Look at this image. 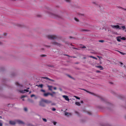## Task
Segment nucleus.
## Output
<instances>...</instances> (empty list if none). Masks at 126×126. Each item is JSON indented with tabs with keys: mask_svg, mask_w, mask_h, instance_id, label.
Listing matches in <instances>:
<instances>
[{
	"mask_svg": "<svg viewBox=\"0 0 126 126\" xmlns=\"http://www.w3.org/2000/svg\"><path fill=\"white\" fill-rule=\"evenodd\" d=\"M2 89V88L0 86V90H1Z\"/></svg>",
	"mask_w": 126,
	"mask_h": 126,
	"instance_id": "nucleus-63",
	"label": "nucleus"
},
{
	"mask_svg": "<svg viewBox=\"0 0 126 126\" xmlns=\"http://www.w3.org/2000/svg\"><path fill=\"white\" fill-rule=\"evenodd\" d=\"M17 90L19 91V92L21 93H24L26 92H29V90H19L17 89Z\"/></svg>",
	"mask_w": 126,
	"mask_h": 126,
	"instance_id": "nucleus-8",
	"label": "nucleus"
},
{
	"mask_svg": "<svg viewBox=\"0 0 126 126\" xmlns=\"http://www.w3.org/2000/svg\"><path fill=\"white\" fill-rule=\"evenodd\" d=\"M6 81L5 79H3L2 80V82H4V81Z\"/></svg>",
	"mask_w": 126,
	"mask_h": 126,
	"instance_id": "nucleus-55",
	"label": "nucleus"
},
{
	"mask_svg": "<svg viewBox=\"0 0 126 126\" xmlns=\"http://www.w3.org/2000/svg\"><path fill=\"white\" fill-rule=\"evenodd\" d=\"M54 90H56V87H54Z\"/></svg>",
	"mask_w": 126,
	"mask_h": 126,
	"instance_id": "nucleus-64",
	"label": "nucleus"
},
{
	"mask_svg": "<svg viewBox=\"0 0 126 126\" xmlns=\"http://www.w3.org/2000/svg\"><path fill=\"white\" fill-rule=\"evenodd\" d=\"M118 52H119L121 54L123 55H125L126 54L124 53L123 52H122L120 51H117Z\"/></svg>",
	"mask_w": 126,
	"mask_h": 126,
	"instance_id": "nucleus-31",
	"label": "nucleus"
},
{
	"mask_svg": "<svg viewBox=\"0 0 126 126\" xmlns=\"http://www.w3.org/2000/svg\"><path fill=\"white\" fill-rule=\"evenodd\" d=\"M47 87L48 88V90L50 91H52V90L51 88L52 87V86H50L48 85L47 86Z\"/></svg>",
	"mask_w": 126,
	"mask_h": 126,
	"instance_id": "nucleus-19",
	"label": "nucleus"
},
{
	"mask_svg": "<svg viewBox=\"0 0 126 126\" xmlns=\"http://www.w3.org/2000/svg\"><path fill=\"white\" fill-rule=\"evenodd\" d=\"M80 31L81 32H87L90 31V30L87 29H81L80 30Z\"/></svg>",
	"mask_w": 126,
	"mask_h": 126,
	"instance_id": "nucleus-14",
	"label": "nucleus"
},
{
	"mask_svg": "<svg viewBox=\"0 0 126 126\" xmlns=\"http://www.w3.org/2000/svg\"><path fill=\"white\" fill-rule=\"evenodd\" d=\"M11 76L12 77H13L16 75V74L15 73H12L11 74Z\"/></svg>",
	"mask_w": 126,
	"mask_h": 126,
	"instance_id": "nucleus-22",
	"label": "nucleus"
},
{
	"mask_svg": "<svg viewBox=\"0 0 126 126\" xmlns=\"http://www.w3.org/2000/svg\"><path fill=\"white\" fill-rule=\"evenodd\" d=\"M66 2H69L71 1V0H65Z\"/></svg>",
	"mask_w": 126,
	"mask_h": 126,
	"instance_id": "nucleus-45",
	"label": "nucleus"
},
{
	"mask_svg": "<svg viewBox=\"0 0 126 126\" xmlns=\"http://www.w3.org/2000/svg\"><path fill=\"white\" fill-rule=\"evenodd\" d=\"M67 75L69 77L74 80H75V79L74 78L72 77H71V76H70L69 75Z\"/></svg>",
	"mask_w": 126,
	"mask_h": 126,
	"instance_id": "nucleus-25",
	"label": "nucleus"
},
{
	"mask_svg": "<svg viewBox=\"0 0 126 126\" xmlns=\"http://www.w3.org/2000/svg\"><path fill=\"white\" fill-rule=\"evenodd\" d=\"M36 86H37L38 87H40L41 88H43V84H40L39 85H38L37 84V85H36Z\"/></svg>",
	"mask_w": 126,
	"mask_h": 126,
	"instance_id": "nucleus-20",
	"label": "nucleus"
},
{
	"mask_svg": "<svg viewBox=\"0 0 126 126\" xmlns=\"http://www.w3.org/2000/svg\"><path fill=\"white\" fill-rule=\"evenodd\" d=\"M99 42H101V43H103L104 42V41L103 40H99L98 41Z\"/></svg>",
	"mask_w": 126,
	"mask_h": 126,
	"instance_id": "nucleus-37",
	"label": "nucleus"
},
{
	"mask_svg": "<svg viewBox=\"0 0 126 126\" xmlns=\"http://www.w3.org/2000/svg\"><path fill=\"white\" fill-rule=\"evenodd\" d=\"M42 119L45 122H46L47 121V120L46 119L43 118H42Z\"/></svg>",
	"mask_w": 126,
	"mask_h": 126,
	"instance_id": "nucleus-39",
	"label": "nucleus"
},
{
	"mask_svg": "<svg viewBox=\"0 0 126 126\" xmlns=\"http://www.w3.org/2000/svg\"><path fill=\"white\" fill-rule=\"evenodd\" d=\"M0 126H2V124L0 122Z\"/></svg>",
	"mask_w": 126,
	"mask_h": 126,
	"instance_id": "nucleus-61",
	"label": "nucleus"
},
{
	"mask_svg": "<svg viewBox=\"0 0 126 126\" xmlns=\"http://www.w3.org/2000/svg\"><path fill=\"white\" fill-rule=\"evenodd\" d=\"M44 10L48 14L49 16L52 17L59 19H63V16L59 15L51 12V9L48 7H45Z\"/></svg>",
	"mask_w": 126,
	"mask_h": 126,
	"instance_id": "nucleus-2",
	"label": "nucleus"
},
{
	"mask_svg": "<svg viewBox=\"0 0 126 126\" xmlns=\"http://www.w3.org/2000/svg\"><path fill=\"white\" fill-rule=\"evenodd\" d=\"M45 37L46 38L51 40H54V39L58 40L59 39H61L62 38V37L61 36L55 34L46 35Z\"/></svg>",
	"mask_w": 126,
	"mask_h": 126,
	"instance_id": "nucleus-3",
	"label": "nucleus"
},
{
	"mask_svg": "<svg viewBox=\"0 0 126 126\" xmlns=\"http://www.w3.org/2000/svg\"><path fill=\"white\" fill-rule=\"evenodd\" d=\"M93 4H96V3L95 2H93Z\"/></svg>",
	"mask_w": 126,
	"mask_h": 126,
	"instance_id": "nucleus-62",
	"label": "nucleus"
},
{
	"mask_svg": "<svg viewBox=\"0 0 126 126\" xmlns=\"http://www.w3.org/2000/svg\"><path fill=\"white\" fill-rule=\"evenodd\" d=\"M27 97V95H22L21 96V98H24L25 97Z\"/></svg>",
	"mask_w": 126,
	"mask_h": 126,
	"instance_id": "nucleus-38",
	"label": "nucleus"
},
{
	"mask_svg": "<svg viewBox=\"0 0 126 126\" xmlns=\"http://www.w3.org/2000/svg\"><path fill=\"white\" fill-rule=\"evenodd\" d=\"M5 68L4 67H2L0 68V70L1 71L5 70Z\"/></svg>",
	"mask_w": 126,
	"mask_h": 126,
	"instance_id": "nucleus-29",
	"label": "nucleus"
},
{
	"mask_svg": "<svg viewBox=\"0 0 126 126\" xmlns=\"http://www.w3.org/2000/svg\"><path fill=\"white\" fill-rule=\"evenodd\" d=\"M119 7L121 9H123L124 10L126 11V8H122L121 7Z\"/></svg>",
	"mask_w": 126,
	"mask_h": 126,
	"instance_id": "nucleus-36",
	"label": "nucleus"
},
{
	"mask_svg": "<svg viewBox=\"0 0 126 126\" xmlns=\"http://www.w3.org/2000/svg\"><path fill=\"white\" fill-rule=\"evenodd\" d=\"M16 84L19 87H20V89H21V87H23V85L20 84L18 82H16Z\"/></svg>",
	"mask_w": 126,
	"mask_h": 126,
	"instance_id": "nucleus-10",
	"label": "nucleus"
},
{
	"mask_svg": "<svg viewBox=\"0 0 126 126\" xmlns=\"http://www.w3.org/2000/svg\"><path fill=\"white\" fill-rule=\"evenodd\" d=\"M63 97L64 98L65 100L67 101H69V98L67 96L65 95H63Z\"/></svg>",
	"mask_w": 126,
	"mask_h": 126,
	"instance_id": "nucleus-13",
	"label": "nucleus"
},
{
	"mask_svg": "<svg viewBox=\"0 0 126 126\" xmlns=\"http://www.w3.org/2000/svg\"><path fill=\"white\" fill-rule=\"evenodd\" d=\"M96 73H100L101 72L99 70H96Z\"/></svg>",
	"mask_w": 126,
	"mask_h": 126,
	"instance_id": "nucleus-53",
	"label": "nucleus"
},
{
	"mask_svg": "<svg viewBox=\"0 0 126 126\" xmlns=\"http://www.w3.org/2000/svg\"><path fill=\"white\" fill-rule=\"evenodd\" d=\"M53 123L54 125H55L57 123V122H53Z\"/></svg>",
	"mask_w": 126,
	"mask_h": 126,
	"instance_id": "nucleus-50",
	"label": "nucleus"
},
{
	"mask_svg": "<svg viewBox=\"0 0 126 126\" xmlns=\"http://www.w3.org/2000/svg\"><path fill=\"white\" fill-rule=\"evenodd\" d=\"M120 37H121V36H118L117 37V40L118 41H119V42L121 41Z\"/></svg>",
	"mask_w": 126,
	"mask_h": 126,
	"instance_id": "nucleus-24",
	"label": "nucleus"
},
{
	"mask_svg": "<svg viewBox=\"0 0 126 126\" xmlns=\"http://www.w3.org/2000/svg\"><path fill=\"white\" fill-rule=\"evenodd\" d=\"M44 102L46 104H49L51 103V101H50L47 99H44Z\"/></svg>",
	"mask_w": 126,
	"mask_h": 126,
	"instance_id": "nucleus-12",
	"label": "nucleus"
},
{
	"mask_svg": "<svg viewBox=\"0 0 126 126\" xmlns=\"http://www.w3.org/2000/svg\"><path fill=\"white\" fill-rule=\"evenodd\" d=\"M75 113L77 114L78 116H81L80 114L78 112L76 111H75Z\"/></svg>",
	"mask_w": 126,
	"mask_h": 126,
	"instance_id": "nucleus-18",
	"label": "nucleus"
},
{
	"mask_svg": "<svg viewBox=\"0 0 126 126\" xmlns=\"http://www.w3.org/2000/svg\"><path fill=\"white\" fill-rule=\"evenodd\" d=\"M69 38H75L74 37H72V36H70L69 37Z\"/></svg>",
	"mask_w": 126,
	"mask_h": 126,
	"instance_id": "nucleus-54",
	"label": "nucleus"
},
{
	"mask_svg": "<svg viewBox=\"0 0 126 126\" xmlns=\"http://www.w3.org/2000/svg\"><path fill=\"white\" fill-rule=\"evenodd\" d=\"M49 95H50L52 97H53L54 96L53 95V94H52L51 93H49Z\"/></svg>",
	"mask_w": 126,
	"mask_h": 126,
	"instance_id": "nucleus-35",
	"label": "nucleus"
},
{
	"mask_svg": "<svg viewBox=\"0 0 126 126\" xmlns=\"http://www.w3.org/2000/svg\"><path fill=\"white\" fill-rule=\"evenodd\" d=\"M52 94H56V93L55 92H52Z\"/></svg>",
	"mask_w": 126,
	"mask_h": 126,
	"instance_id": "nucleus-59",
	"label": "nucleus"
},
{
	"mask_svg": "<svg viewBox=\"0 0 126 126\" xmlns=\"http://www.w3.org/2000/svg\"><path fill=\"white\" fill-rule=\"evenodd\" d=\"M40 57H44L47 56V55H41Z\"/></svg>",
	"mask_w": 126,
	"mask_h": 126,
	"instance_id": "nucleus-33",
	"label": "nucleus"
},
{
	"mask_svg": "<svg viewBox=\"0 0 126 126\" xmlns=\"http://www.w3.org/2000/svg\"><path fill=\"white\" fill-rule=\"evenodd\" d=\"M111 93H112L113 94H116V93L114 92L113 91H112L111 92Z\"/></svg>",
	"mask_w": 126,
	"mask_h": 126,
	"instance_id": "nucleus-56",
	"label": "nucleus"
},
{
	"mask_svg": "<svg viewBox=\"0 0 126 126\" xmlns=\"http://www.w3.org/2000/svg\"><path fill=\"white\" fill-rule=\"evenodd\" d=\"M89 57L90 58H93V59H95L96 60L97 59V58H96L94 57V56H89Z\"/></svg>",
	"mask_w": 126,
	"mask_h": 126,
	"instance_id": "nucleus-28",
	"label": "nucleus"
},
{
	"mask_svg": "<svg viewBox=\"0 0 126 126\" xmlns=\"http://www.w3.org/2000/svg\"><path fill=\"white\" fill-rule=\"evenodd\" d=\"M96 67L99 68H100V70H103V67L101 66H96Z\"/></svg>",
	"mask_w": 126,
	"mask_h": 126,
	"instance_id": "nucleus-21",
	"label": "nucleus"
},
{
	"mask_svg": "<svg viewBox=\"0 0 126 126\" xmlns=\"http://www.w3.org/2000/svg\"><path fill=\"white\" fill-rule=\"evenodd\" d=\"M36 16L37 17H41V16L40 15H37Z\"/></svg>",
	"mask_w": 126,
	"mask_h": 126,
	"instance_id": "nucleus-41",
	"label": "nucleus"
},
{
	"mask_svg": "<svg viewBox=\"0 0 126 126\" xmlns=\"http://www.w3.org/2000/svg\"><path fill=\"white\" fill-rule=\"evenodd\" d=\"M49 95V93H45L43 94V95L45 97H47L48 95Z\"/></svg>",
	"mask_w": 126,
	"mask_h": 126,
	"instance_id": "nucleus-16",
	"label": "nucleus"
},
{
	"mask_svg": "<svg viewBox=\"0 0 126 126\" xmlns=\"http://www.w3.org/2000/svg\"><path fill=\"white\" fill-rule=\"evenodd\" d=\"M24 110L25 111H27V109L26 108H25L24 109Z\"/></svg>",
	"mask_w": 126,
	"mask_h": 126,
	"instance_id": "nucleus-44",
	"label": "nucleus"
},
{
	"mask_svg": "<svg viewBox=\"0 0 126 126\" xmlns=\"http://www.w3.org/2000/svg\"><path fill=\"white\" fill-rule=\"evenodd\" d=\"M74 19L77 22H79V20L76 17H74Z\"/></svg>",
	"mask_w": 126,
	"mask_h": 126,
	"instance_id": "nucleus-27",
	"label": "nucleus"
},
{
	"mask_svg": "<svg viewBox=\"0 0 126 126\" xmlns=\"http://www.w3.org/2000/svg\"><path fill=\"white\" fill-rule=\"evenodd\" d=\"M101 125V126H110L109 125L107 124H102Z\"/></svg>",
	"mask_w": 126,
	"mask_h": 126,
	"instance_id": "nucleus-15",
	"label": "nucleus"
},
{
	"mask_svg": "<svg viewBox=\"0 0 126 126\" xmlns=\"http://www.w3.org/2000/svg\"><path fill=\"white\" fill-rule=\"evenodd\" d=\"M40 91L42 92H45V90L43 89H41L40 90Z\"/></svg>",
	"mask_w": 126,
	"mask_h": 126,
	"instance_id": "nucleus-46",
	"label": "nucleus"
},
{
	"mask_svg": "<svg viewBox=\"0 0 126 126\" xmlns=\"http://www.w3.org/2000/svg\"><path fill=\"white\" fill-rule=\"evenodd\" d=\"M47 66L48 67H54V66L53 65H48Z\"/></svg>",
	"mask_w": 126,
	"mask_h": 126,
	"instance_id": "nucleus-42",
	"label": "nucleus"
},
{
	"mask_svg": "<svg viewBox=\"0 0 126 126\" xmlns=\"http://www.w3.org/2000/svg\"><path fill=\"white\" fill-rule=\"evenodd\" d=\"M122 28L123 29V30H124L125 29V26H123L122 27Z\"/></svg>",
	"mask_w": 126,
	"mask_h": 126,
	"instance_id": "nucleus-52",
	"label": "nucleus"
},
{
	"mask_svg": "<svg viewBox=\"0 0 126 126\" xmlns=\"http://www.w3.org/2000/svg\"><path fill=\"white\" fill-rule=\"evenodd\" d=\"M80 89L84 90L87 93H89L94 95L96 96L97 97H98L105 104L106 106L107 107L106 108H107V110H110L111 109L112 107V105L111 103H109L105 98H104L100 96L97 95L94 93L90 92L84 89Z\"/></svg>",
	"mask_w": 126,
	"mask_h": 126,
	"instance_id": "nucleus-1",
	"label": "nucleus"
},
{
	"mask_svg": "<svg viewBox=\"0 0 126 126\" xmlns=\"http://www.w3.org/2000/svg\"><path fill=\"white\" fill-rule=\"evenodd\" d=\"M120 39L123 40H125L126 39V38L124 37H120Z\"/></svg>",
	"mask_w": 126,
	"mask_h": 126,
	"instance_id": "nucleus-32",
	"label": "nucleus"
},
{
	"mask_svg": "<svg viewBox=\"0 0 126 126\" xmlns=\"http://www.w3.org/2000/svg\"><path fill=\"white\" fill-rule=\"evenodd\" d=\"M41 78L44 79H46L47 80H49L52 81L53 82H54L55 81L54 80L50 79L47 77H41Z\"/></svg>",
	"mask_w": 126,
	"mask_h": 126,
	"instance_id": "nucleus-11",
	"label": "nucleus"
},
{
	"mask_svg": "<svg viewBox=\"0 0 126 126\" xmlns=\"http://www.w3.org/2000/svg\"><path fill=\"white\" fill-rule=\"evenodd\" d=\"M44 103V99L41 98V100L39 102V105L43 107H45V105Z\"/></svg>",
	"mask_w": 126,
	"mask_h": 126,
	"instance_id": "nucleus-4",
	"label": "nucleus"
},
{
	"mask_svg": "<svg viewBox=\"0 0 126 126\" xmlns=\"http://www.w3.org/2000/svg\"><path fill=\"white\" fill-rule=\"evenodd\" d=\"M97 57L99 58L100 59V58H102L101 57H99L98 56H97Z\"/></svg>",
	"mask_w": 126,
	"mask_h": 126,
	"instance_id": "nucleus-57",
	"label": "nucleus"
},
{
	"mask_svg": "<svg viewBox=\"0 0 126 126\" xmlns=\"http://www.w3.org/2000/svg\"><path fill=\"white\" fill-rule=\"evenodd\" d=\"M15 121L19 124H24V123L23 122L19 120H16Z\"/></svg>",
	"mask_w": 126,
	"mask_h": 126,
	"instance_id": "nucleus-6",
	"label": "nucleus"
},
{
	"mask_svg": "<svg viewBox=\"0 0 126 126\" xmlns=\"http://www.w3.org/2000/svg\"><path fill=\"white\" fill-rule=\"evenodd\" d=\"M28 100L31 103H34V101L32 99H28Z\"/></svg>",
	"mask_w": 126,
	"mask_h": 126,
	"instance_id": "nucleus-23",
	"label": "nucleus"
},
{
	"mask_svg": "<svg viewBox=\"0 0 126 126\" xmlns=\"http://www.w3.org/2000/svg\"><path fill=\"white\" fill-rule=\"evenodd\" d=\"M111 26L113 28H115L116 29H121V27H120L118 25H111Z\"/></svg>",
	"mask_w": 126,
	"mask_h": 126,
	"instance_id": "nucleus-7",
	"label": "nucleus"
},
{
	"mask_svg": "<svg viewBox=\"0 0 126 126\" xmlns=\"http://www.w3.org/2000/svg\"><path fill=\"white\" fill-rule=\"evenodd\" d=\"M75 104L77 105L78 106H80V104L79 102H75Z\"/></svg>",
	"mask_w": 126,
	"mask_h": 126,
	"instance_id": "nucleus-26",
	"label": "nucleus"
},
{
	"mask_svg": "<svg viewBox=\"0 0 126 126\" xmlns=\"http://www.w3.org/2000/svg\"><path fill=\"white\" fill-rule=\"evenodd\" d=\"M80 121L81 122L83 123L84 122H85V120L84 119H81L80 120Z\"/></svg>",
	"mask_w": 126,
	"mask_h": 126,
	"instance_id": "nucleus-30",
	"label": "nucleus"
},
{
	"mask_svg": "<svg viewBox=\"0 0 126 126\" xmlns=\"http://www.w3.org/2000/svg\"><path fill=\"white\" fill-rule=\"evenodd\" d=\"M7 33H4L3 34V35L4 36H6L7 35Z\"/></svg>",
	"mask_w": 126,
	"mask_h": 126,
	"instance_id": "nucleus-49",
	"label": "nucleus"
},
{
	"mask_svg": "<svg viewBox=\"0 0 126 126\" xmlns=\"http://www.w3.org/2000/svg\"><path fill=\"white\" fill-rule=\"evenodd\" d=\"M86 48V47L84 46H83L82 47H81V48Z\"/></svg>",
	"mask_w": 126,
	"mask_h": 126,
	"instance_id": "nucleus-48",
	"label": "nucleus"
},
{
	"mask_svg": "<svg viewBox=\"0 0 126 126\" xmlns=\"http://www.w3.org/2000/svg\"><path fill=\"white\" fill-rule=\"evenodd\" d=\"M44 46L47 48H49L51 47V46L50 45H44Z\"/></svg>",
	"mask_w": 126,
	"mask_h": 126,
	"instance_id": "nucleus-17",
	"label": "nucleus"
},
{
	"mask_svg": "<svg viewBox=\"0 0 126 126\" xmlns=\"http://www.w3.org/2000/svg\"><path fill=\"white\" fill-rule=\"evenodd\" d=\"M51 43L53 45L59 47H60L61 46V45L60 44L58 43L55 41L51 42Z\"/></svg>",
	"mask_w": 126,
	"mask_h": 126,
	"instance_id": "nucleus-5",
	"label": "nucleus"
},
{
	"mask_svg": "<svg viewBox=\"0 0 126 126\" xmlns=\"http://www.w3.org/2000/svg\"><path fill=\"white\" fill-rule=\"evenodd\" d=\"M124 119L126 120V115H125L124 116Z\"/></svg>",
	"mask_w": 126,
	"mask_h": 126,
	"instance_id": "nucleus-60",
	"label": "nucleus"
},
{
	"mask_svg": "<svg viewBox=\"0 0 126 126\" xmlns=\"http://www.w3.org/2000/svg\"><path fill=\"white\" fill-rule=\"evenodd\" d=\"M16 122L15 121H15H9V124L12 125H15L16 124Z\"/></svg>",
	"mask_w": 126,
	"mask_h": 126,
	"instance_id": "nucleus-9",
	"label": "nucleus"
},
{
	"mask_svg": "<svg viewBox=\"0 0 126 126\" xmlns=\"http://www.w3.org/2000/svg\"><path fill=\"white\" fill-rule=\"evenodd\" d=\"M52 110L53 111H55V110H56V109H55V108H52Z\"/></svg>",
	"mask_w": 126,
	"mask_h": 126,
	"instance_id": "nucleus-43",
	"label": "nucleus"
},
{
	"mask_svg": "<svg viewBox=\"0 0 126 126\" xmlns=\"http://www.w3.org/2000/svg\"><path fill=\"white\" fill-rule=\"evenodd\" d=\"M74 97L77 99H80V98L79 97H78V96H74Z\"/></svg>",
	"mask_w": 126,
	"mask_h": 126,
	"instance_id": "nucleus-40",
	"label": "nucleus"
},
{
	"mask_svg": "<svg viewBox=\"0 0 126 126\" xmlns=\"http://www.w3.org/2000/svg\"><path fill=\"white\" fill-rule=\"evenodd\" d=\"M69 114V113L68 112H66L65 113V116H68Z\"/></svg>",
	"mask_w": 126,
	"mask_h": 126,
	"instance_id": "nucleus-34",
	"label": "nucleus"
},
{
	"mask_svg": "<svg viewBox=\"0 0 126 126\" xmlns=\"http://www.w3.org/2000/svg\"><path fill=\"white\" fill-rule=\"evenodd\" d=\"M35 96V95L34 94H32V95H31V97H33V96Z\"/></svg>",
	"mask_w": 126,
	"mask_h": 126,
	"instance_id": "nucleus-51",
	"label": "nucleus"
},
{
	"mask_svg": "<svg viewBox=\"0 0 126 126\" xmlns=\"http://www.w3.org/2000/svg\"><path fill=\"white\" fill-rule=\"evenodd\" d=\"M59 90H60L61 91H62V88H59Z\"/></svg>",
	"mask_w": 126,
	"mask_h": 126,
	"instance_id": "nucleus-58",
	"label": "nucleus"
},
{
	"mask_svg": "<svg viewBox=\"0 0 126 126\" xmlns=\"http://www.w3.org/2000/svg\"><path fill=\"white\" fill-rule=\"evenodd\" d=\"M40 50L41 51H44L45 50V49L43 48H42L40 49Z\"/></svg>",
	"mask_w": 126,
	"mask_h": 126,
	"instance_id": "nucleus-47",
	"label": "nucleus"
}]
</instances>
